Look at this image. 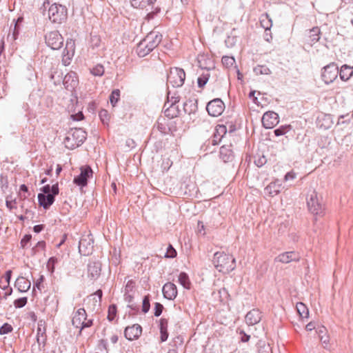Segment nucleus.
<instances>
[{"label":"nucleus","instance_id":"nucleus-1","mask_svg":"<svg viewBox=\"0 0 353 353\" xmlns=\"http://www.w3.org/2000/svg\"><path fill=\"white\" fill-rule=\"evenodd\" d=\"M162 36L156 32L148 33L137 45L136 52L139 57H143L156 48L161 41Z\"/></svg>","mask_w":353,"mask_h":353},{"label":"nucleus","instance_id":"nucleus-2","mask_svg":"<svg viewBox=\"0 0 353 353\" xmlns=\"http://www.w3.org/2000/svg\"><path fill=\"white\" fill-rule=\"evenodd\" d=\"M307 205L309 211L317 216L324 215V204L323 203V197L319 195L315 190L312 191L307 198Z\"/></svg>","mask_w":353,"mask_h":353},{"label":"nucleus","instance_id":"nucleus-3","mask_svg":"<svg viewBox=\"0 0 353 353\" xmlns=\"http://www.w3.org/2000/svg\"><path fill=\"white\" fill-rule=\"evenodd\" d=\"M49 19L55 23H61L66 19L67 9L62 5L53 3L48 9Z\"/></svg>","mask_w":353,"mask_h":353},{"label":"nucleus","instance_id":"nucleus-4","mask_svg":"<svg viewBox=\"0 0 353 353\" xmlns=\"http://www.w3.org/2000/svg\"><path fill=\"white\" fill-rule=\"evenodd\" d=\"M185 73L179 68H171L167 78V83L173 88L181 87L185 81Z\"/></svg>","mask_w":353,"mask_h":353},{"label":"nucleus","instance_id":"nucleus-5","mask_svg":"<svg viewBox=\"0 0 353 353\" xmlns=\"http://www.w3.org/2000/svg\"><path fill=\"white\" fill-rule=\"evenodd\" d=\"M87 314L83 308L78 309L74 314L72 323L74 326L80 328V332L85 327L92 325V320L87 319Z\"/></svg>","mask_w":353,"mask_h":353},{"label":"nucleus","instance_id":"nucleus-6","mask_svg":"<svg viewBox=\"0 0 353 353\" xmlns=\"http://www.w3.org/2000/svg\"><path fill=\"white\" fill-rule=\"evenodd\" d=\"M339 73L338 66L334 63H331L323 67L321 74L322 80L326 84L332 83L337 77Z\"/></svg>","mask_w":353,"mask_h":353},{"label":"nucleus","instance_id":"nucleus-7","mask_svg":"<svg viewBox=\"0 0 353 353\" xmlns=\"http://www.w3.org/2000/svg\"><path fill=\"white\" fill-rule=\"evenodd\" d=\"M46 43L52 50H59L63 44V38L58 31H52L46 35Z\"/></svg>","mask_w":353,"mask_h":353},{"label":"nucleus","instance_id":"nucleus-8","mask_svg":"<svg viewBox=\"0 0 353 353\" xmlns=\"http://www.w3.org/2000/svg\"><path fill=\"white\" fill-rule=\"evenodd\" d=\"M81 173L74 179V183L79 186H85L88 179L91 178L93 172L90 166L85 165L81 168Z\"/></svg>","mask_w":353,"mask_h":353},{"label":"nucleus","instance_id":"nucleus-9","mask_svg":"<svg viewBox=\"0 0 353 353\" xmlns=\"http://www.w3.org/2000/svg\"><path fill=\"white\" fill-rule=\"evenodd\" d=\"M279 115L273 111H268L263 114L262 123L264 128L271 129L279 123Z\"/></svg>","mask_w":353,"mask_h":353},{"label":"nucleus","instance_id":"nucleus-10","mask_svg":"<svg viewBox=\"0 0 353 353\" xmlns=\"http://www.w3.org/2000/svg\"><path fill=\"white\" fill-rule=\"evenodd\" d=\"M75 53V41L72 39H68L65 48L63 52V62L65 65L70 63Z\"/></svg>","mask_w":353,"mask_h":353},{"label":"nucleus","instance_id":"nucleus-11","mask_svg":"<svg viewBox=\"0 0 353 353\" xmlns=\"http://www.w3.org/2000/svg\"><path fill=\"white\" fill-rule=\"evenodd\" d=\"M93 241L90 236L82 237L79 241V250L81 255L88 256L93 251Z\"/></svg>","mask_w":353,"mask_h":353},{"label":"nucleus","instance_id":"nucleus-12","mask_svg":"<svg viewBox=\"0 0 353 353\" xmlns=\"http://www.w3.org/2000/svg\"><path fill=\"white\" fill-rule=\"evenodd\" d=\"M300 259L299 254L295 252H286L279 254L274 259L276 263H289L298 262Z\"/></svg>","mask_w":353,"mask_h":353},{"label":"nucleus","instance_id":"nucleus-13","mask_svg":"<svg viewBox=\"0 0 353 353\" xmlns=\"http://www.w3.org/2000/svg\"><path fill=\"white\" fill-rule=\"evenodd\" d=\"M63 85L67 90H74L79 85V77L74 72H68L63 79Z\"/></svg>","mask_w":353,"mask_h":353},{"label":"nucleus","instance_id":"nucleus-14","mask_svg":"<svg viewBox=\"0 0 353 353\" xmlns=\"http://www.w3.org/2000/svg\"><path fill=\"white\" fill-rule=\"evenodd\" d=\"M261 312L259 309H252L245 315V323L248 325H254L257 324L261 320Z\"/></svg>","mask_w":353,"mask_h":353},{"label":"nucleus","instance_id":"nucleus-15","mask_svg":"<svg viewBox=\"0 0 353 353\" xmlns=\"http://www.w3.org/2000/svg\"><path fill=\"white\" fill-rule=\"evenodd\" d=\"M142 328L138 324H134L132 326H128L125 328L124 334L127 339L132 341L137 339L141 334Z\"/></svg>","mask_w":353,"mask_h":353},{"label":"nucleus","instance_id":"nucleus-16","mask_svg":"<svg viewBox=\"0 0 353 353\" xmlns=\"http://www.w3.org/2000/svg\"><path fill=\"white\" fill-rule=\"evenodd\" d=\"M208 114L213 117H217L221 115V99H214L210 101L206 107Z\"/></svg>","mask_w":353,"mask_h":353},{"label":"nucleus","instance_id":"nucleus-17","mask_svg":"<svg viewBox=\"0 0 353 353\" xmlns=\"http://www.w3.org/2000/svg\"><path fill=\"white\" fill-rule=\"evenodd\" d=\"M163 296L169 300H174L177 296V289L176 285L172 283H165L162 289Z\"/></svg>","mask_w":353,"mask_h":353},{"label":"nucleus","instance_id":"nucleus-18","mask_svg":"<svg viewBox=\"0 0 353 353\" xmlns=\"http://www.w3.org/2000/svg\"><path fill=\"white\" fill-rule=\"evenodd\" d=\"M54 196L53 194H39L38 201L39 205L45 209H48L54 201Z\"/></svg>","mask_w":353,"mask_h":353},{"label":"nucleus","instance_id":"nucleus-19","mask_svg":"<svg viewBox=\"0 0 353 353\" xmlns=\"http://www.w3.org/2000/svg\"><path fill=\"white\" fill-rule=\"evenodd\" d=\"M69 132L79 145H81L86 139V132L84 131L82 128L71 129Z\"/></svg>","mask_w":353,"mask_h":353},{"label":"nucleus","instance_id":"nucleus-20","mask_svg":"<svg viewBox=\"0 0 353 353\" xmlns=\"http://www.w3.org/2000/svg\"><path fill=\"white\" fill-rule=\"evenodd\" d=\"M157 0H130V5L136 9H148L152 6Z\"/></svg>","mask_w":353,"mask_h":353},{"label":"nucleus","instance_id":"nucleus-21","mask_svg":"<svg viewBox=\"0 0 353 353\" xmlns=\"http://www.w3.org/2000/svg\"><path fill=\"white\" fill-rule=\"evenodd\" d=\"M339 74L341 79L346 81L353 75V68L345 64L341 66Z\"/></svg>","mask_w":353,"mask_h":353},{"label":"nucleus","instance_id":"nucleus-22","mask_svg":"<svg viewBox=\"0 0 353 353\" xmlns=\"http://www.w3.org/2000/svg\"><path fill=\"white\" fill-rule=\"evenodd\" d=\"M198 63L199 67L202 69L209 70L210 69L213 68V63L212 60L204 55L199 56Z\"/></svg>","mask_w":353,"mask_h":353},{"label":"nucleus","instance_id":"nucleus-23","mask_svg":"<svg viewBox=\"0 0 353 353\" xmlns=\"http://www.w3.org/2000/svg\"><path fill=\"white\" fill-rule=\"evenodd\" d=\"M281 184L277 183L276 181L270 183L266 188L265 191L270 196H274L277 195L281 190Z\"/></svg>","mask_w":353,"mask_h":353},{"label":"nucleus","instance_id":"nucleus-24","mask_svg":"<svg viewBox=\"0 0 353 353\" xmlns=\"http://www.w3.org/2000/svg\"><path fill=\"white\" fill-rule=\"evenodd\" d=\"M65 146L69 150H73L79 146L78 143L75 141L73 137L68 132L67 136L64 139Z\"/></svg>","mask_w":353,"mask_h":353},{"label":"nucleus","instance_id":"nucleus-25","mask_svg":"<svg viewBox=\"0 0 353 353\" xmlns=\"http://www.w3.org/2000/svg\"><path fill=\"white\" fill-rule=\"evenodd\" d=\"M65 146L69 150H73L79 146L78 143L75 141L73 137L68 132L67 136L64 139Z\"/></svg>","mask_w":353,"mask_h":353},{"label":"nucleus","instance_id":"nucleus-26","mask_svg":"<svg viewBox=\"0 0 353 353\" xmlns=\"http://www.w3.org/2000/svg\"><path fill=\"white\" fill-rule=\"evenodd\" d=\"M233 152L230 149L226 148L224 145H222V161L224 163L232 162L234 160Z\"/></svg>","mask_w":353,"mask_h":353},{"label":"nucleus","instance_id":"nucleus-27","mask_svg":"<svg viewBox=\"0 0 353 353\" xmlns=\"http://www.w3.org/2000/svg\"><path fill=\"white\" fill-rule=\"evenodd\" d=\"M321 31L319 27H314L310 30L309 37L312 43H314L320 39Z\"/></svg>","mask_w":353,"mask_h":353},{"label":"nucleus","instance_id":"nucleus-28","mask_svg":"<svg viewBox=\"0 0 353 353\" xmlns=\"http://www.w3.org/2000/svg\"><path fill=\"white\" fill-rule=\"evenodd\" d=\"M317 333L322 343L327 345L329 343V336L326 335V328L324 326L319 327Z\"/></svg>","mask_w":353,"mask_h":353},{"label":"nucleus","instance_id":"nucleus-29","mask_svg":"<svg viewBox=\"0 0 353 353\" xmlns=\"http://www.w3.org/2000/svg\"><path fill=\"white\" fill-rule=\"evenodd\" d=\"M179 282L186 289H190L191 286V283L189 279L188 276L185 273H181L179 276Z\"/></svg>","mask_w":353,"mask_h":353},{"label":"nucleus","instance_id":"nucleus-30","mask_svg":"<svg viewBox=\"0 0 353 353\" xmlns=\"http://www.w3.org/2000/svg\"><path fill=\"white\" fill-rule=\"evenodd\" d=\"M296 307L298 313L302 318H307L308 317L309 311H308V309L307 308L306 305L304 303H303L301 302L298 303L296 304Z\"/></svg>","mask_w":353,"mask_h":353},{"label":"nucleus","instance_id":"nucleus-31","mask_svg":"<svg viewBox=\"0 0 353 353\" xmlns=\"http://www.w3.org/2000/svg\"><path fill=\"white\" fill-rule=\"evenodd\" d=\"M42 190L44 194H53L54 195H57L59 194L58 184H54L52 186L46 185L43 188Z\"/></svg>","mask_w":353,"mask_h":353},{"label":"nucleus","instance_id":"nucleus-32","mask_svg":"<svg viewBox=\"0 0 353 353\" xmlns=\"http://www.w3.org/2000/svg\"><path fill=\"white\" fill-rule=\"evenodd\" d=\"M222 132L225 134L228 132L230 134L233 133L236 130V125L231 121L230 123H225V124H222Z\"/></svg>","mask_w":353,"mask_h":353},{"label":"nucleus","instance_id":"nucleus-33","mask_svg":"<svg viewBox=\"0 0 353 353\" xmlns=\"http://www.w3.org/2000/svg\"><path fill=\"white\" fill-rule=\"evenodd\" d=\"M292 129L290 125H281L279 128L274 130V133L276 137L285 134Z\"/></svg>","mask_w":353,"mask_h":353},{"label":"nucleus","instance_id":"nucleus-34","mask_svg":"<svg viewBox=\"0 0 353 353\" xmlns=\"http://www.w3.org/2000/svg\"><path fill=\"white\" fill-rule=\"evenodd\" d=\"M119 99L120 90L119 89L114 90L110 96V101L113 107L115 106Z\"/></svg>","mask_w":353,"mask_h":353},{"label":"nucleus","instance_id":"nucleus-35","mask_svg":"<svg viewBox=\"0 0 353 353\" xmlns=\"http://www.w3.org/2000/svg\"><path fill=\"white\" fill-rule=\"evenodd\" d=\"M105 72L104 68L101 64H97L92 69H90V72L94 76L101 77L103 75Z\"/></svg>","mask_w":353,"mask_h":353},{"label":"nucleus","instance_id":"nucleus-36","mask_svg":"<svg viewBox=\"0 0 353 353\" xmlns=\"http://www.w3.org/2000/svg\"><path fill=\"white\" fill-rule=\"evenodd\" d=\"M222 65L230 68L235 65V59L233 57L222 56Z\"/></svg>","mask_w":353,"mask_h":353},{"label":"nucleus","instance_id":"nucleus-37","mask_svg":"<svg viewBox=\"0 0 353 353\" xmlns=\"http://www.w3.org/2000/svg\"><path fill=\"white\" fill-rule=\"evenodd\" d=\"M256 74H269L271 73L270 70L265 65H259L254 68Z\"/></svg>","mask_w":353,"mask_h":353},{"label":"nucleus","instance_id":"nucleus-38","mask_svg":"<svg viewBox=\"0 0 353 353\" xmlns=\"http://www.w3.org/2000/svg\"><path fill=\"white\" fill-rule=\"evenodd\" d=\"M99 117L104 123H108L110 119V116L106 110H101L99 112Z\"/></svg>","mask_w":353,"mask_h":353},{"label":"nucleus","instance_id":"nucleus-39","mask_svg":"<svg viewBox=\"0 0 353 353\" xmlns=\"http://www.w3.org/2000/svg\"><path fill=\"white\" fill-rule=\"evenodd\" d=\"M108 319L109 321H112L117 314V307L114 305H110L108 311Z\"/></svg>","mask_w":353,"mask_h":353},{"label":"nucleus","instance_id":"nucleus-40","mask_svg":"<svg viewBox=\"0 0 353 353\" xmlns=\"http://www.w3.org/2000/svg\"><path fill=\"white\" fill-rule=\"evenodd\" d=\"M6 206L10 210L17 209V202L15 199H12L11 196L6 198Z\"/></svg>","mask_w":353,"mask_h":353},{"label":"nucleus","instance_id":"nucleus-41","mask_svg":"<svg viewBox=\"0 0 353 353\" xmlns=\"http://www.w3.org/2000/svg\"><path fill=\"white\" fill-rule=\"evenodd\" d=\"M28 188L25 184H22L19 188V195L21 199H25L28 196Z\"/></svg>","mask_w":353,"mask_h":353},{"label":"nucleus","instance_id":"nucleus-42","mask_svg":"<svg viewBox=\"0 0 353 353\" xmlns=\"http://www.w3.org/2000/svg\"><path fill=\"white\" fill-rule=\"evenodd\" d=\"M272 20L269 18V16L266 14V20L262 19L261 21V24L262 27L265 30H270L272 26Z\"/></svg>","mask_w":353,"mask_h":353},{"label":"nucleus","instance_id":"nucleus-43","mask_svg":"<svg viewBox=\"0 0 353 353\" xmlns=\"http://www.w3.org/2000/svg\"><path fill=\"white\" fill-rule=\"evenodd\" d=\"M266 162H267V159L263 155L259 156L257 158H255V159H254V163L259 168L264 165L266 163Z\"/></svg>","mask_w":353,"mask_h":353},{"label":"nucleus","instance_id":"nucleus-44","mask_svg":"<svg viewBox=\"0 0 353 353\" xmlns=\"http://www.w3.org/2000/svg\"><path fill=\"white\" fill-rule=\"evenodd\" d=\"M176 256V251L171 245H169L168 247L167 248V251L165 254V256L166 258H174Z\"/></svg>","mask_w":353,"mask_h":353},{"label":"nucleus","instance_id":"nucleus-45","mask_svg":"<svg viewBox=\"0 0 353 353\" xmlns=\"http://www.w3.org/2000/svg\"><path fill=\"white\" fill-rule=\"evenodd\" d=\"M221 127V125H217L215 128V132L214 134V137L212 139V144L216 145H218L221 142V136L219 134V129L218 128Z\"/></svg>","mask_w":353,"mask_h":353},{"label":"nucleus","instance_id":"nucleus-46","mask_svg":"<svg viewBox=\"0 0 353 353\" xmlns=\"http://www.w3.org/2000/svg\"><path fill=\"white\" fill-rule=\"evenodd\" d=\"M12 331V327L8 323H4L0 328V334H6Z\"/></svg>","mask_w":353,"mask_h":353},{"label":"nucleus","instance_id":"nucleus-47","mask_svg":"<svg viewBox=\"0 0 353 353\" xmlns=\"http://www.w3.org/2000/svg\"><path fill=\"white\" fill-rule=\"evenodd\" d=\"M46 248V242L43 241H39L35 247L33 248V251L34 253L38 252H43L44 251Z\"/></svg>","mask_w":353,"mask_h":353},{"label":"nucleus","instance_id":"nucleus-48","mask_svg":"<svg viewBox=\"0 0 353 353\" xmlns=\"http://www.w3.org/2000/svg\"><path fill=\"white\" fill-rule=\"evenodd\" d=\"M27 303V298L23 297L18 299H16L14 301V305L15 307L20 308L23 307Z\"/></svg>","mask_w":353,"mask_h":353},{"label":"nucleus","instance_id":"nucleus-49","mask_svg":"<svg viewBox=\"0 0 353 353\" xmlns=\"http://www.w3.org/2000/svg\"><path fill=\"white\" fill-rule=\"evenodd\" d=\"M208 77H209V74H203V75H201V77H199L198 78V85L200 88H203L205 83H207L208 80Z\"/></svg>","mask_w":353,"mask_h":353},{"label":"nucleus","instance_id":"nucleus-50","mask_svg":"<svg viewBox=\"0 0 353 353\" xmlns=\"http://www.w3.org/2000/svg\"><path fill=\"white\" fill-rule=\"evenodd\" d=\"M197 232L200 235L204 236L205 234V228L202 221H198L197 223Z\"/></svg>","mask_w":353,"mask_h":353},{"label":"nucleus","instance_id":"nucleus-51","mask_svg":"<svg viewBox=\"0 0 353 353\" xmlns=\"http://www.w3.org/2000/svg\"><path fill=\"white\" fill-rule=\"evenodd\" d=\"M159 327L160 330H168V321L166 319H161Z\"/></svg>","mask_w":353,"mask_h":353},{"label":"nucleus","instance_id":"nucleus-52","mask_svg":"<svg viewBox=\"0 0 353 353\" xmlns=\"http://www.w3.org/2000/svg\"><path fill=\"white\" fill-rule=\"evenodd\" d=\"M32 236L30 234H26L23 236V238L21 241V245L22 247L26 246V245L30 242L31 240Z\"/></svg>","mask_w":353,"mask_h":353},{"label":"nucleus","instance_id":"nucleus-53","mask_svg":"<svg viewBox=\"0 0 353 353\" xmlns=\"http://www.w3.org/2000/svg\"><path fill=\"white\" fill-rule=\"evenodd\" d=\"M223 254V252H222V254ZM223 256L222 255V257ZM225 256L223 259L222 258V261H223L225 263H228L230 262H232V263H234L236 262L235 261V258H234L232 256H229V255H226L225 254Z\"/></svg>","mask_w":353,"mask_h":353},{"label":"nucleus","instance_id":"nucleus-54","mask_svg":"<svg viewBox=\"0 0 353 353\" xmlns=\"http://www.w3.org/2000/svg\"><path fill=\"white\" fill-rule=\"evenodd\" d=\"M163 308V307L161 304L157 303L156 305H155L154 315L156 316H160L161 314L162 313Z\"/></svg>","mask_w":353,"mask_h":353},{"label":"nucleus","instance_id":"nucleus-55","mask_svg":"<svg viewBox=\"0 0 353 353\" xmlns=\"http://www.w3.org/2000/svg\"><path fill=\"white\" fill-rule=\"evenodd\" d=\"M240 334L241 336V341H242L243 343L249 341V340L250 339V336L247 334L243 330L240 331Z\"/></svg>","mask_w":353,"mask_h":353},{"label":"nucleus","instance_id":"nucleus-56","mask_svg":"<svg viewBox=\"0 0 353 353\" xmlns=\"http://www.w3.org/2000/svg\"><path fill=\"white\" fill-rule=\"evenodd\" d=\"M150 308L149 300L147 297H145L143 301V311L147 312Z\"/></svg>","mask_w":353,"mask_h":353},{"label":"nucleus","instance_id":"nucleus-57","mask_svg":"<svg viewBox=\"0 0 353 353\" xmlns=\"http://www.w3.org/2000/svg\"><path fill=\"white\" fill-rule=\"evenodd\" d=\"M160 334H161V336H160L161 341V342L165 341L168 338V330H160Z\"/></svg>","mask_w":353,"mask_h":353},{"label":"nucleus","instance_id":"nucleus-58","mask_svg":"<svg viewBox=\"0 0 353 353\" xmlns=\"http://www.w3.org/2000/svg\"><path fill=\"white\" fill-rule=\"evenodd\" d=\"M71 117H72L73 120L75 121H80L83 119V114L81 112H79L77 114H72Z\"/></svg>","mask_w":353,"mask_h":353},{"label":"nucleus","instance_id":"nucleus-59","mask_svg":"<svg viewBox=\"0 0 353 353\" xmlns=\"http://www.w3.org/2000/svg\"><path fill=\"white\" fill-rule=\"evenodd\" d=\"M43 228H44L43 225H37L34 226L33 230L34 232L39 233L41 230H43Z\"/></svg>","mask_w":353,"mask_h":353},{"label":"nucleus","instance_id":"nucleus-60","mask_svg":"<svg viewBox=\"0 0 353 353\" xmlns=\"http://www.w3.org/2000/svg\"><path fill=\"white\" fill-rule=\"evenodd\" d=\"M295 177V175L294 174L292 173V172H288L285 176H284V179L285 181H288L289 179H293Z\"/></svg>","mask_w":353,"mask_h":353},{"label":"nucleus","instance_id":"nucleus-61","mask_svg":"<svg viewBox=\"0 0 353 353\" xmlns=\"http://www.w3.org/2000/svg\"><path fill=\"white\" fill-rule=\"evenodd\" d=\"M175 108L173 105H172L170 107V108H168L167 110H165V114L166 116L168 117H170L171 116L172 117H174L175 115L174 114H170V112L172 110V109Z\"/></svg>","mask_w":353,"mask_h":353},{"label":"nucleus","instance_id":"nucleus-62","mask_svg":"<svg viewBox=\"0 0 353 353\" xmlns=\"http://www.w3.org/2000/svg\"><path fill=\"white\" fill-rule=\"evenodd\" d=\"M305 328H306V330L307 331H312V330H313L315 328V326H314V324L312 322H310V323L307 324Z\"/></svg>","mask_w":353,"mask_h":353},{"label":"nucleus","instance_id":"nucleus-63","mask_svg":"<svg viewBox=\"0 0 353 353\" xmlns=\"http://www.w3.org/2000/svg\"><path fill=\"white\" fill-rule=\"evenodd\" d=\"M110 341H111L112 343H113V344L116 343L118 341V336L116 334L112 335L110 337Z\"/></svg>","mask_w":353,"mask_h":353},{"label":"nucleus","instance_id":"nucleus-64","mask_svg":"<svg viewBox=\"0 0 353 353\" xmlns=\"http://www.w3.org/2000/svg\"><path fill=\"white\" fill-rule=\"evenodd\" d=\"M255 92H256L255 91H251L249 94V97L250 98H253V101L254 103H256V100H257V98L254 97Z\"/></svg>","mask_w":353,"mask_h":353}]
</instances>
